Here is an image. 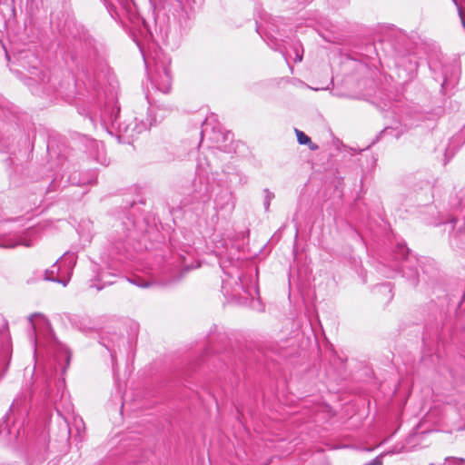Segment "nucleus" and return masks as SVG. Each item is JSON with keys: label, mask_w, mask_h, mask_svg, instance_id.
Instances as JSON below:
<instances>
[{"label": "nucleus", "mask_w": 465, "mask_h": 465, "mask_svg": "<svg viewBox=\"0 0 465 465\" xmlns=\"http://www.w3.org/2000/svg\"><path fill=\"white\" fill-rule=\"evenodd\" d=\"M146 98L150 104L146 115L140 114L129 124L119 122L120 108L114 101L107 102L100 110L99 115L96 113L88 112V120L94 126H96V123L99 121L101 125L106 130L109 127L117 128L119 132L127 137L134 138L162 121L166 116V114L171 111L169 107L162 108L159 105H153L148 94H146Z\"/></svg>", "instance_id": "f257e3e1"}, {"label": "nucleus", "mask_w": 465, "mask_h": 465, "mask_svg": "<svg viewBox=\"0 0 465 465\" xmlns=\"http://www.w3.org/2000/svg\"><path fill=\"white\" fill-rule=\"evenodd\" d=\"M143 56L152 85L163 94L169 93L172 86L171 58L160 49L149 54H143Z\"/></svg>", "instance_id": "f03ea898"}, {"label": "nucleus", "mask_w": 465, "mask_h": 465, "mask_svg": "<svg viewBox=\"0 0 465 465\" xmlns=\"http://www.w3.org/2000/svg\"><path fill=\"white\" fill-rule=\"evenodd\" d=\"M393 261L390 266L391 272H384L387 278L393 277L394 273H401L412 286L419 282V272L417 264L419 260L411 253L410 249L403 242H398L392 253Z\"/></svg>", "instance_id": "7ed1b4c3"}, {"label": "nucleus", "mask_w": 465, "mask_h": 465, "mask_svg": "<svg viewBox=\"0 0 465 465\" xmlns=\"http://www.w3.org/2000/svg\"><path fill=\"white\" fill-rule=\"evenodd\" d=\"M430 68L433 73L436 82L440 83L443 92L454 88L460 77V65L457 60L452 61H430Z\"/></svg>", "instance_id": "20e7f679"}, {"label": "nucleus", "mask_w": 465, "mask_h": 465, "mask_svg": "<svg viewBox=\"0 0 465 465\" xmlns=\"http://www.w3.org/2000/svg\"><path fill=\"white\" fill-rule=\"evenodd\" d=\"M282 25V19L281 17L274 18L266 16L263 18V23L259 24L258 21H256V31L265 41H267L268 45L274 51L281 53L288 63L289 52L287 47L282 44V40H279L276 37V35H281Z\"/></svg>", "instance_id": "39448f33"}, {"label": "nucleus", "mask_w": 465, "mask_h": 465, "mask_svg": "<svg viewBox=\"0 0 465 465\" xmlns=\"http://www.w3.org/2000/svg\"><path fill=\"white\" fill-rule=\"evenodd\" d=\"M113 227L114 232L111 235L112 245L114 249L113 253H121L124 249V242L126 239L133 236L135 231V223L131 217L124 216L121 221H117Z\"/></svg>", "instance_id": "423d86ee"}, {"label": "nucleus", "mask_w": 465, "mask_h": 465, "mask_svg": "<svg viewBox=\"0 0 465 465\" xmlns=\"http://www.w3.org/2000/svg\"><path fill=\"white\" fill-rule=\"evenodd\" d=\"M20 64L30 74L29 79L31 81L44 85L43 88L47 93L50 92L49 88L45 86V82L50 80L49 75L39 67L40 61L34 54L29 52L22 53Z\"/></svg>", "instance_id": "0eeeda50"}, {"label": "nucleus", "mask_w": 465, "mask_h": 465, "mask_svg": "<svg viewBox=\"0 0 465 465\" xmlns=\"http://www.w3.org/2000/svg\"><path fill=\"white\" fill-rule=\"evenodd\" d=\"M45 442L29 445L12 465H42L46 460Z\"/></svg>", "instance_id": "6e6552de"}, {"label": "nucleus", "mask_w": 465, "mask_h": 465, "mask_svg": "<svg viewBox=\"0 0 465 465\" xmlns=\"http://www.w3.org/2000/svg\"><path fill=\"white\" fill-rule=\"evenodd\" d=\"M11 354L8 323L5 321L0 327V379L5 375L8 370Z\"/></svg>", "instance_id": "1a4fd4ad"}, {"label": "nucleus", "mask_w": 465, "mask_h": 465, "mask_svg": "<svg viewBox=\"0 0 465 465\" xmlns=\"http://www.w3.org/2000/svg\"><path fill=\"white\" fill-rule=\"evenodd\" d=\"M75 263V256L74 254H64L60 260L56 261L50 269L45 271V279L48 281L62 283L66 286L69 278L64 279L59 276L62 266L66 267V271H72Z\"/></svg>", "instance_id": "9d476101"}, {"label": "nucleus", "mask_w": 465, "mask_h": 465, "mask_svg": "<svg viewBox=\"0 0 465 465\" xmlns=\"http://www.w3.org/2000/svg\"><path fill=\"white\" fill-rule=\"evenodd\" d=\"M35 392L33 376L25 380L21 391L14 399L10 407L12 411H27L28 405L33 398Z\"/></svg>", "instance_id": "9b49d317"}, {"label": "nucleus", "mask_w": 465, "mask_h": 465, "mask_svg": "<svg viewBox=\"0 0 465 465\" xmlns=\"http://www.w3.org/2000/svg\"><path fill=\"white\" fill-rule=\"evenodd\" d=\"M210 193V184L206 177L198 174L192 182V193L195 199H203L208 197Z\"/></svg>", "instance_id": "f8f14e48"}, {"label": "nucleus", "mask_w": 465, "mask_h": 465, "mask_svg": "<svg viewBox=\"0 0 465 465\" xmlns=\"http://www.w3.org/2000/svg\"><path fill=\"white\" fill-rule=\"evenodd\" d=\"M86 52L84 58L91 65H99L104 61V54L95 46L93 41L85 42Z\"/></svg>", "instance_id": "ddd939ff"}, {"label": "nucleus", "mask_w": 465, "mask_h": 465, "mask_svg": "<svg viewBox=\"0 0 465 465\" xmlns=\"http://www.w3.org/2000/svg\"><path fill=\"white\" fill-rule=\"evenodd\" d=\"M397 64L400 67H403L406 71V76L404 81H410L412 80L417 74L418 70V62L415 59V57H408V58H400L397 62Z\"/></svg>", "instance_id": "4468645a"}, {"label": "nucleus", "mask_w": 465, "mask_h": 465, "mask_svg": "<svg viewBox=\"0 0 465 465\" xmlns=\"http://www.w3.org/2000/svg\"><path fill=\"white\" fill-rule=\"evenodd\" d=\"M116 274L107 272L102 271L100 272L96 277L92 280L91 287H95L98 291L104 288L106 285H111L115 282Z\"/></svg>", "instance_id": "2eb2a0df"}, {"label": "nucleus", "mask_w": 465, "mask_h": 465, "mask_svg": "<svg viewBox=\"0 0 465 465\" xmlns=\"http://www.w3.org/2000/svg\"><path fill=\"white\" fill-rule=\"evenodd\" d=\"M465 143V133L463 131L453 135L445 151V157L448 161L454 155L455 152Z\"/></svg>", "instance_id": "dca6fc26"}, {"label": "nucleus", "mask_w": 465, "mask_h": 465, "mask_svg": "<svg viewBox=\"0 0 465 465\" xmlns=\"http://www.w3.org/2000/svg\"><path fill=\"white\" fill-rule=\"evenodd\" d=\"M229 205L231 207H232V205L231 203V194L227 192H223V193H220L215 200V207H214L215 211L212 216V223H216V221L218 219V217H217L218 210H223Z\"/></svg>", "instance_id": "f3484780"}, {"label": "nucleus", "mask_w": 465, "mask_h": 465, "mask_svg": "<svg viewBox=\"0 0 465 465\" xmlns=\"http://www.w3.org/2000/svg\"><path fill=\"white\" fill-rule=\"evenodd\" d=\"M168 271L169 276H167L165 279L160 280L159 283L163 285H168L173 282H178L183 275V272H186L188 269H184L183 271H180L179 269L175 268H168L166 269Z\"/></svg>", "instance_id": "a211bd4d"}, {"label": "nucleus", "mask_w": 465, "mask_h": 465, "mask_svg": "<svg viewBox=\"0 0 465 465\" xmlns=\"http://www.w3.org/2000/svg\"><path fill=\"white\" fill-rule=\"evenodd\" d=\"M295 133L297 136V141L300 144L308 145L312 151H316L319 148V146L313 143L311 138L302 131L295 129Z\"/></svg>", "instance_id": "6ab92c4d"}, {"label": "nucleus", "mask_w": 465, "mask_h": 465, "mask_svg": "<svg viewBox=\"0 0 465 465\" xmlns=\"http://www.w3.org/2000/svg\"><path fill=\"white\" fill-rule=\"evenodd\" d=\"M292 49L295 55L294 62L295 63L302 62V56H303V47H302L301 42H299V41L293 42L292 45Z\"/></svg>", "instance_id": "aec40b11"}, {"label": "nucleus", "mask_w": 465, "mask_h": 465, "mask_svg": "<svg viewBox=\"0 0 465 465\" xmlns=\"http://www.w3.org/2000/svg\"><path fill=\"white\" fill-rule=\"evenodd\" d=\"M131 283L141 287V288H146L151 285V282L147 279H144L139 275H133L132 277L127 279Z\"/></svg>", "instance_id": "412c9836"}, {"label": "nucleus", "mask_w": 465, "mask_h": 465, "mask_svg": "<svg viewBox=\"0 0 465 465\" xmlns=\"http://www.w3.org/2000/svg\"><path fill=\"white\" fill-rule=\"evenodd\" d=\"M213 135L210 136V139L216 143H219L221 141H225L228 139L230 134H223L220 131H216L214 128L212 130Z\"/></svg>", "instance_id": "4be33fe9"}, {"label": "nucleus", "mask_w": 465, "mask_h": 465, "mask_svg": "<svg viewBox=\"0 0 465 465\" xmlns=\"http://www.w3.org/2000/svg\"><path fill=\"white\" fill-rule=\"evenodd\" d=\"M263 193H264V201H263L264 210L266 212H268L270 209L271 201L275 197V195L269 189H264Z\"/></svg>", "instance_id": "5701e85b"}, {"label": "nucleus", "mask_w": 465, "mask_h": 465, "mask_svg": "<svg viewBox=\"0 0 465 465\" xmlns=\"http://www.w3.org/2000/svg\"><path fill=\"white\" fill-rule=\"evenodd\" d=\"M238 282H236L237 289L242 290L248 296L253 298L252 292L250 290L248 286H245V279L241 276L238 277Z\"/></svg>", "instance_id": "b1692460"}, {"label": "nucleus", "mask_w": 465, "mask_h": 465, "mask_svg": "<svg viewBox=\"0 0 465 465\" xmlns=\"http://www.w3.org/2000/svg\"><path fill=\"white\" fill-rule=\"evenodd\" d=\"M36 317L41 318L45 323H48L47 320L45 318V316L43 314H41L39 312H35L28 317V322H29V325L31 328L35 329L34 319Z\"/></svg>", "instance_id": "393cba45"}, {"label": "nucleus", "mask_w": 465, "mask_h": 465, "mask_svg": "<svg viewBox=\"0 0 465 465\" xmlns=\"http://www.w3.org/2000/svg\"><path fill=\"white\" fill-rule=\"evenodd\" d=\"M377 292H387L389 293V299L391 300L392 298L391 294V288L390 283H384L376 288Z\"/></svg>", "instance_id": "a878e982"}, {"label": "nucleus", "mask_w": 465, "mask_h": 465, "mask_svg": "<svg viewBox=\"0 0 465 465\" xmlns=\"http://www.w3.org/2000/svg\"><path fill=\"white\" fill-rule=\"evenodd\" d=\"M222 290H223V292L225 296H236L238 293H237V290L235 289L234 291L232 292H230L228 289H227V282L223 281V285H222Z\"/></svg>", "instance_id": "bb28decb"}, {"label": "nucleus", "mask_w": 465, "mask_h": 465, "mask_svg": "<svg viewBox=\"0 0 465 465\" xmlns=\"http://www.w3.org/2000/svg\"><path fill=\"white\" fill-rule=\"evenodd\" d=\"M208 126H209V124L207 123V121H205L203 123V130L200 133L201 137H202L201 141L203 140V136H205L208 134Z\"/></svg>", "instance_id": "cd10ccee"}, {"label": "nucleus", "mask_w": 465, "mask_h": 465, "mask_svg": "<svg viewBox=\"0 0 465 465\" xmlns=\"http://www.w3.org/2000/svg\"><path fill=\"white\" fill-rule=\"evenodd\" d=\"M365 465H382V460L380 457H376Z\"/></svg>", "instance_id": "c85d7f7f"}, {"label": "nucleus", "mask_w": 465, "mask_h": 465, "mask_svg": "<svg viewBox=\"0 0 465 465\" xmlns=\"http://www.w3.org/2000/svg\"><path fill=\"white\" fill-rule=\"evenodd\" d=\"M64 356L65 358V361H66V364L68 365L69 364V361H70V358H71V354L70 352L64 349Z\"/></svg>", "instance_id": "c756f323"}, {"label": "nucleus", "mask_w": 465, "mask_h": 465, "mask_svg": "<svg viewBox=\"0 0 465 465\" xmlns=\"http://www.w3.org/2000/svg\"><path fill=\"white\" fill-rule=\"evenodd\" d=\"M20 244L19 242L17 241H13L12 242L10 243H5L4 246L5 247H9V248H13V247H15L16 245Z\"/></svg>", "instance_id": "7c9ffc66"}, {"label": "nucleus", "mask_w": 465, "mask_h": 465, "mask_svg": "<svg viewBox=\"0 0 465 465\" xmlns=\"http://www.w3.org/2000/svg\"><path fill=\"white\" fill-rule=\"evenodd\" d=\"M393 131V128L391 127H385L381 133H380V135H383V134H389L391 132Z\"/></svg>", "instance_id": "2f4dec72"}, {"label": "nucleus", "mask_w": 465, "mask_h": 465, "mask_svg": "<svg viewBox=\"0 0 465 465\" xmlns=\"http://www.w3.org/2000/svg\"><path fill=\"white\" fill-rule=\"evenodd\" d=\"M424 187H425L426 189H428V190H430V189H431V183H430V181H426V182L424 183Z\"/></svg>", "instance_id": "473e14b6"}, {"label": "nucleus", "mask_w": 465, "mask_h": 465, "mask_svg": "<svg viewBox=\"0 0 465 465\" xmlns=\"http://www.w3.org/2000/svg\"><path fill=\"white\" fill-rule=\"evenodd\" d=\"M253 292H254V293H255V294H258V293H259V289H258L257 284H255V285L253 286Z\"/></svg>", "instance_id": "72a5a7b5"}, {"label": "nucleus", "mask_w": 465, "mask_h": 465, "mask_svg": "<svg viewBox=\"0 0 465 465\" xmlns=\"http://www.w3.org/2000/svg\"><path fill=\"white\" fill-rule=\"evenodd\" d=\"M452 1H453V3H454L457 6H459V5H458V0H452Z\"/></svg>", "instance_id": "f704fd0d"}, {"label": "nucleus", "mask_w": 465, "mask_h": 465, "mask_svg": "<svg viewBox=\"0 0 465 465\" xmlns=\"http://www.w3.org/2000/svg\"><path fill=\"white\" fill-rule=\"evenodd\" d=\"M400 134H401V133H397V134H395V137H396V138H399V137H400Z\"/></svg>", "instance_id": "c9c22d12"}]
</instances>
